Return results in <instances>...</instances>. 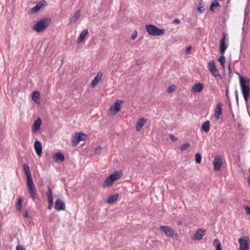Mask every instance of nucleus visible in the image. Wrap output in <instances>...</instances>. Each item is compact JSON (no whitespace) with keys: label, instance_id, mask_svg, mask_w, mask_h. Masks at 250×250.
I'll return each instance as SVG.
<instances>
[{"label":"nucleus","instance_id":"nucleus-1","mask_svg":"<svg viewBox=\"0 0 250 250\" xmlns=\"http://www.w3.org/2000/svg\"><path fill=\"white\" fill-rule=\"evenodd\" d=\"M240 85L246 104H248L249 98L250 96V79L248 77H243L239 74Z\"/></svg>","mask_w":250,"mask_h":250},{"label":"nucleus","instance_id":"nucleus-2","mask_svg":"<svg viewBox=\"0 0 250 250\" xmlns=\"http://www.w3.org/2000/svg\"><path fill=\"white\" fill-rule=\"evenodd\" d=\"M51 22V18L47 17L42 19L36 22L33 26V29L37 32H41L49 26Z\"/></svg>","mask_w":250,"mask_h":250},{"label":"nucleus","instance_id":"nucleus-3","mask_svg":"<svg viewBox=\"0 0 250 250\" xmlns=\"http://www.w3.org/2000/svg\"><path fill=\"white\" fill-rule=\"evenodd\" d=\"M146 29L149 35L154 36L163 35L165 32V29H159L156 26L152 24L146 25Z\"/></svg>","mask_w":250,"mask_h":250},{"label":"nucleus","instance_id":"nucleus-4","mask_svg":"<svg viewBox=\"0 0 250 250\" xmlns=\"http://www.w3.org/2000/svg\"><path fill=\"white\" fill-rule=\"evenodd\" d=\"M239 248L238 250H249L250 240L248 236L241 237L238 239Z\"/></svg>","mask_w":250,"mask_h":250},{"label":"nucleus","instance_id":"nucleus-5","mask_svg":"<svg viewBox=\"0 0 250 250\" xmlns=\"http://www.w3.org/2000/svg\"><path fill=\"white\" fill-rule=\"evenodd\" d=\"M87 138V136L84 133L75 132L72 140L73 146H77L80 141H84Z\"/></svg>","mask_w":250,"mask_h":250},{"label":"nucleus","instance_id":"nucleus-6","mask_svg":"<svg viewBox=\"0 0 250 250\" xmlns=\"http://www.w3.org/2000/svg\"><path fill=\"white\" fill-rule=\"evenodd\" d=\"M208 70L211 74L214 77H220L218 70L216 68L215 62L213 60L209 61L208 63Z\"/></svg>","mask_w":250,"mask_h":250},{"label":"nucleus","instance_id":"nucleus-7","mask_svg":"<svg viewBox=\"0 0 250 250\" xmlns=\"http://www.w3.org/2000/svg\"><path fill=\"white\" fill-rule=\"evenodd\" d=\"M27 187L30 196L32 198L33 200L35 201L36 199L37 191L33 181L27 182Z\"/></svg>","mask_w":250,"mask_h":250},{"label":"nucleus","instance_id":"nucleus-8","mask_svg":"<svg viewBox=\"0 0 250 250\" xmlns=\"http://www.w3.org/2000/svg\"><path fill=\"white\" fill-rule=\"evenodd\" d=\"M213 165L214 166V170L215 171L220 170L223 165L222 156L220 155H216L215 156L213 162Z\"/></svg>","mask_w":250,"mask_h":250},{"label":"nucleus","instance_id":"nucleus-9","mask_svg":"<svg viewBox=\"0 0 250 250\" xmlns=\"http://www.w3.org/2000/svg\"><path fill=\"white\" fill-rule=\"evenodd\" d=\"M47 191L46 193L47 200L48 202V208L51 209L53 206V197L52 190L49 186H47Z\"/></svg>","mask_w":250,"mask_h":250},{"label":"nucleus","instance_id":"nucleus-10","mask_svg":"<svg viewBox=\"0 0 250 250\" xmlns=\"http://www.w3.org/2000/svg\"><path fill=\"white\" fill-rule=\"evenodd\" d=\"M46 5V2L45 0H42L30 9L31 13L34 14L38 12L41 8L44 7Z\"/></svg>","mask_w":250,"mask_h":250},{"label":"nucleus","instance_id":"nucleus-11","mask_svg":"<svg viewBox=\"0 0 250 250\" xmlns=\"http://www.w3.org/2000/svg\"><path fill=\"white\" fill-rule=\"evenodd\" d=\"M223 106V104L222 103H219L217 104L216 107L214 109V116L216 119V120H219L220 117V116L222 114V107Z\"/></svg>","mask_w":250,"mask_h":250},{"label":"nucleus","instance_id":"nucleus-12","mask_svg":"<svg viewBox=\"0 0 250 250\" xmlns=\"http://www.w3.org/2000/svg\"><path fill=\"white\" fill-rule=\"evenodd\" d=\"M166 235L173 237L174 235V231L173 229L165 226H161L160 228Z\"/></svg>","mask_w":250,"mask_h":250},{"label":"nucleus","instance_id":"nucleus-13","mask_svg":"<svg viewBox=\"0 0 250 250\" xmlns=\"http://www.w3.org/2000/svg\"><path fill=\"white\" fill-rule=\"evenodd\" d=\"M54 208L58 211L63 210L65 209V205L61 199H58L55 201Z\"/></svg>","mask_w":250,"mask_h":250},{"label":"nucleus","instance_id":"nucleus-14","mask_svg":"<svg viewBox=\"0 0 250 250\" xmlns=\"http://www.w3.org/2000/svg\"><path fill=\"white\" fill-rule=\"evenodd\" d=\"M42 122V120L40 118H38L35 120L32 127V132L33 133H36L40 130Z\"/></svg>","mask_w":250,"mask_h":250},{"label":"nucleus","instance_id":"nucleus-15","mask_svg":"<svg viewBox=\"0 0 250 250\" xmlns=\"http://www.w3.org/2000/svg\"><path fill=\"white\" fill-rule=\"evenodd\" d=\"M23 167L24 169L25 174L27 177V182L33 181L31 172L28 165L27 164H24L23 165Z\"/></svg>","mask_w":250,"mask_h":250},{"label":"nucleus","instance_id":"nucleus-16","mask_svg":"<svg viewBox=\"0 0 250 250\" xmlns=\"http://www.w3.org/2000/svg\"><path fill=\"white\" fill-rule=\"evenodd\" d=\"M81 16V11L80 10H77L73 14L72 17L70 19L69 24H73L77 21H78Z\"/></svg>","mask_w":250,"mask_h":250},{"label":"nucleus","instance_id":"nucleus-17","mask_svg":"<svg viewBox=\"0 0 250 250\" xmlns=\"http://www.w3.org/2000/svg\"><path fill=\"white\" fill-rule=\"evenodd\" d=\"M34 148L37 154L41 156L42 154V146L41 143L37 140H36L34 143Z\"/></svg>","mask_w":250,"mask_h":250},{"label":"nucleus","instance_id":"nucleus-18","mask_svg":"<svg viewBox=\"0 0 250 250\" xmlns=\"http://www.w3.org/2000/svg\"><path fill=\"white\" fill-rule=\"evenodd\" d=\"M146 123V119L145 117L140 118L136 125V130L138 131H140L145 125Z\"/></svg>","mask_w":250,"mask_h":250},{"label":"nucleus","instance_id":"nucleus-19","mask_svg":"<svg viewBox=\"0 0 250 250\" xmlns=\"http://www.w3.org/2000/svg\"><path fill=\"white\" fill-rule=\"evenodd\" d=\"M122 103V101L121 100H116L114 104L110 107V110H113L115 112L119 111L121 110V104Z\"/></svg>","mask_w":250,"mask_h":250},{"label":"nucleus","instance_id":"nucleus-20","mask_svg":"<svg viewBox=\"0 0 250 250\" xmlns=\"http://www.w3.org/2000/svg\"><path fill=\"white\" fill-rule=\"evenodd\" d=\"M205 234V231L204 230L202 229H199L197 230V231L194 234L193 239L195 240H201L202 239Z\"/></svg>","mask_w":250,"mask_h":250},{"label":"nucleus","instance_id":"nucleus-21","mask_svg":"<svg viewBox=\"0 0 250 250\" xmlns=\"http://www.w3.org/2000/svg\"><path fill=\"white\" fill-rule=\"evenodd\" d=\"M204 88L203 84L201 83H195L192 87L191 90L193 92L199 93L202 91Z\"/></svg>","mask_w":250,"mask_h":250},{"label":"nucleus","instance_id":"nucleus-22","mask_svg":"<svg viewBox=\"0 0 250 250\" xmlns=\"http://www.w3.org/2000/svg\"><path fill=\"white\" fill-rule=\"evenodd\" d=\"M102 76L103 74L99 73L95 77L91 83L92 87H95L98 84L99 82L101 80Z\"/></svg>","mask_w":250,"mask_h":250},{"label":"nucleus","instance_id":"nucleus-23","mask_svg":"<svg viewBox=\"0 0 250 250\" xmlns=\"http://www.w3.org/2000/svg\"><path fill=\"white\" fill-rule=\"evenodd\" d=\"M228 35V34L225 33L223 32L222 34V38L220 41V48H223V49H226L228 48V45L226 44L225 43V40L226 36Z\"/></svg>","mask_w":250,"mask_h":250},{"label":"nucleus","instance_id":"nucleus-24","mask_svg":"<svg viewBox=\"0 0 250 250\" xmlns=\"http://www.w3.org/2000/svg\"><path fill=\"white\" fill-rule=\"evenodd\" d=\"M88 31L87 29H85L82 31V32L80 33L79 37L77 39V42L78 43L82 42L83 40L85 39L86 36L88 34Z\"/></svg>","mask_w":250,"mask_h":250},{"label":"nucleus","instance_id":"nucleus-25","mask_svg":"<svg viewBox=\"0 0 250 250\" xmlns=\"http://www.w3.org/2000/svg\"><path fill=\"white\" fill-rule=\"evenodd\" d=\"M123 173L121 171H115L110 175L111 178L114 181H115L120 179L122 176Z\"/></svg>","mask_w":250,"mask_h":250},{"label":"nucleus","instance_id":"nucleus-26","mask_svg":"<svg viewBox=\"0 0 250 250\" xmlns=\"http://www.w3.org/2000/svg\"><path fill=\"white\" fill-rule=\"evenodd\" d=\"M114 182V181L113 180V179L111 178V177L109 175L104 181L103 184V186L104 188L111 187L113 185Z\"/></svg>","mask_w":250,"mask_h":250},{"label":"nucleus","instance_id":"nucleus-27","mask_svg":"<svg viewBox=\"0 0 250 250\" xmlns=\"http://www.w3.org/2000/svg\"><path fill=\"white\" fill-rule=\"evenodd\" d=\"M119 197V194H115L111 195H110L106 201V202L108 204H112L114 203L115 201H116Z\"/></svg>","mask_w":250,"mask_h":250},{"label":"nucleus","instance_id":"nucleus-28","mask_svg":"<svg viewBox=\"0 0 250 250\" xmlns=\"http://www.w3.org/2000/svg\"><path fill=\"white\" fill-rule=\"evenodd\" d=\"M210 128V122L209 121H207L204 122L201 126V129L203 131L207 133L209 131Z\"/></svg>","mask_w":250,"mask_h":250},{"label":"nucleus","instance_id":"nucleus-29","mask_svg":"<svg viewBox=\"0 0 250 250\" xmlns=\"http://www.w3.org/2000/svg\"><path fill=\"white\" fill-rule=\"evenodd\" d=\"M54 158L56 161H60L62 162L64 160V156L62 152H58L54 156Z\"/></svg>","mask_w":250,"mask_h":250},{"label":"nucleus","instance_id":"nucleus-30","mask_svg":"<svg viewBox=\"0 0 250 250\" xmlns=\"http://www.w3.org/2000/svg\"><path fill=\"white\" fill-rule=\"evenodd\" d=\"M40 97V93L38 91H34L32 94V98L34 102H37Z\"/></svg>","mask_w":250,"mask_h":250},{"label":"nucleus","instance_id":"nucleus-31","mask_svg":"<svg viewBox=\"0 0 250 250\" xmlns=\"http://www.w3.org/2000/svg\"><path fill=\"white\" fill-rule=\"evenodd\" d=\"M219 3L217 0H214L210 5V10L212 11L214 10L215 7L219 6Z\"/></svg>","mask_w":250,"mask_h":250},{"label":"nucleus","instance_id":"nucleus-32","mask_svg":"<svg viewBox=\"0 0 250 250\" xmlns=\"http://www.w3.org/2000/svg\"><path fill=\"white\" fill-rule=\"evenodd\" d=\"M218 62L220 63L222 67H225V63L226 62V59L224 55H221L218 59Z\"/></svg>","mask_w":250,"mask_h":250},{"label":"nucleus","instance_id":"nucleus-33","mask_svg":"<svg viewBox=\"0 0 250 250\" xmlns=\"http://www.w3.org/2000/svg\"><path fill=\"white\" fill-rule=\"evenodd\" d=\"M22 199L21 198H19L17 203V209L19 211H21V210L22 208Z\"/></svg>","mask_w":250,"mask_h":250},{"label":"nucleus","instance_id":"nucleus-34","mask_svg":"<svg viewBox=\"0 0 250 250\" xmlns=\"http://www.w3.org/2000/svg\"><path fill=\"white\" fill-rule=\"evenodd\" d=\"M196 162L200 164L201 162L202 156L199 153H196L195 155Z\"/></svg>","mask_w":250,"mask_h":250},{"label":"nucleus","instance_id":"nucleus-35","mask_svg":"<svg viewBox=\"0 0 250 250\" xmlns=\"http://www.w3.org/2000/svg\"><path fill=\"white\" fill-rule=\"evenodd\" d=\"M190 146V144L189 143H185L183 145H182L180 148V150L181 151H184L188 147Z\"/></svg>","mask_w":250,"mask_h":250},{"label":"nucleus","instance_id":"nucleus-36","mask_svg":"<svg viewBox=\"0 0 250 250\" xmlns=\"http://www.w3.org/2000/svg\"><path fill=\"white\" fill-rule=\"evenodd\" d=\"M213 246H215L216 247H218L219 246H221V244L220 241V240L218 239H215L213 242Z\"/></svg>","mask_w":250,"mask_h":250},{"label":"nucleus","instance_id":"nucleus-37","mask_svg":"<svg viewBox=\"0 0 250 250\" xmlns=\"http://www.w3.org/2000/svg\"><path fill=\"white\" fill-rule=\"evenodd\" d=\"M102 150V147L101 146H98L94 150V153L96 154H99L101 153Z\"/></svg>","mask_w":250,"mask_h":250},{"label":"nucleus","instance_id":"nucleus-38","mask_svg":"<svg viewBox=\"0 0 250 250\" xmlns=\"http://www.w3.org/2000/svg\"><path fill=\"white\" fill-rule=\"evenodd\" d=\"M168 137L173 142H176L178 140V138L173 134H169Z\"/></svg>","mask_w":250,"mask_h":250},{"label":"nucleus","instance_id":"nucleus-39","mask_svg":"<svg viewBox=\"0 0 250 250\" xmlns=\"http://www.w3.org/2000/svg\"><path fill=\"white\" fill-rule=\"evenodd\" d=\"M201 3H200L198 7V11L200 13H203L205 11V8L203 6H201Z\"/></svg>","mask_w":250,"mask_h":250},{"label":"nucleus","instance_id":"nucleus-40","mask_svg":"<svg viewBox=\"0 0 250 250\" xmlns=\"http://www.w3.org/2000/svg\"><path fill=\"white\" fill-rule=\"evenodd\" d=\"M175 86L174 85H171L168 87L167 91L168 92H172L174 91Z\"/></svg>","mask_w":250,"mask_h":250},{"label":"nucleus","instance_id":"nucleus-41","mask_svg":"<svg viewBox=\"0 0 250 250\" xmlns=\"http://www.w3.org/2000/svg\"><path fill=\"white\" fill-rule=\"evenodd\" d=\"M16 250H26L22 246L18 245L16 247Z\"/></svg>","mask_w":250,"mask_h":250},{"label":"nucleus","instance_id":"nucleus-42","mask_svg":"<svg viewBox=\"0 0 250 250\" xmlns=\"http://www.w3.org/2000/svg\"><path fill=\"white\" fill-rule=\"evenodd\" d=\"M137 36V31H135V32H134L132 33V35H131V39H132V40H135V39L136 38Z\"/></svg>","mask_w":250,"mask_h":250},{"label":"nucleus","instance_id":"nucleus-43","mask_svg":"<svg viewBox=\"0 0 250 250\" xmlns=\"http://www.w3.org/2000/svg\"><path fill=\"white\" fill-rule=\"evenodd\" d=\"M245 211L247 214H249L250 215V207L249 206H247L245 208Z\"/></svg>","mask_w":250,"mask_h":250},{"label":"nucleus","instance_id":"nucleus-44","mask_svg":"<svg viewBox=\"0 0 250 250\" xmlns=\"http://www.w3.org/2000/svg\"><path fill=\"white\" fill-rule=\"evenodd\" d=\"M28 211L27 209H26L25 210L24 212L23 213L22 216L24 218H26V217H28Z\"/></svg>","mask_w":250,"mask_h":250},{"label":"nucleus","instance_id":"nucleus-45","mask_svg":"<svg viewBox=\"0 0 250 250\" xmlns=\"http://www.w3.org/2000/svg\"><path fill=\"white\" fill-rule=\"evenodd\" d=\"M173 23L179 24L180 23V20L179 19H175L172 22Z\"/></svg>","mask_w":250,"mask_h":250},{"label":"nucleus","instance_id":"nucleus-46","mask_svg":"<svg viewBox=\"0 0 250 250\" xmlns=\"http://www.w3.org/2000/svg\"><path fill=\"white\" fill-rule=\"evenodd\" d=\"M226 49L220 48V52L222 55H224Z\"/></svg>","mask_w":250,"mask_h":250},{"label":"nucleus","instance_id":"nucleus-47","mask_svg":"<svg viewBox=\"0 0 250 250\" xmlns=\"http://www.w3.org/2000/svg\"><path fill=\"white\" fill-rule=\"evenodd\" d=\"M191 48H192L191 46H190V45H189V46L187 47V48H186V53H187V54L188 53V52L191 49Z\"/></svg>","mask_w":250,"mask_h":250},{"label":"nucleus","instance_id":"nucleus-48","mask_svg":"<svg viewBox=\"0 0 250 250\" xmlns=\"http://www.w3.org/2000/svg\"><path fill=\"white\" fill-rule=\"evenodd\" d=\"M234 93H235V98H236V100L237 101V102H238V91L237 90H236L234 92Z\"/></svg>","mask_w":250,"mask_h":250},{"label":"nucleus","instance_id":"nucleus-49","mask_svg":"<svg viewBox=\"0 0 250 250\" xmlns=\"http://www.w3.org/2000/svg\"><path fill=\"white\" fill-rule=\"evenodd\" d=\"M242 30H243V32H242V37H243V40H244V39L245 38V32H244L245 28H244V26L242 28Z\"/></svg>","mask_w":250,"mask_h":250},{"label":"nucleus","instance_id":"nucleus-50","mask_svg":"<svg viewBox=\"0 0 250 250\" xmlns=\"http://www.w3.org/2000/svg\"><path fill=\"white\" fill-rule=\"evenodd\" d=\"M229 74H230L232 73V71L231 70V68H230V65H229Z\"/></svg>","mask_w":250,"mask_h":250},{"label":"nucleus","instance_id":"nucleus-51","mask_svg":"<svg viewBox=\"0 0 250 250\" xmlns=\"http://www.w3.org/2000/svg\"><path fill=\"white\" fill-rule=\"evenodd\" d=\"M216 250H222L221 246H219L218 247H216Z\"/></svg>","mask_w":250,"mask_h":250},{"label":"nucleus","instance_id":"nucleus-52","mask_svg":"<svg viewBox=\"0 0 250 250\" xmlns=\"http://www.w3.org/2000/svg\"><path fill=\"white\" fill-rule=\"evenodd\" d=\"M248 181L249 184H250V176L249 177V179L248 180Z\"/></svg>","mask_w":250,"mask_h":250},{"label":"nucleus","instance_id":"nucleus-53","mask_svg":"<svg viewBox=\"0 0 250 250\" xmlns=\"http://www.w3.org/2000/svg\"><path fill=\"white\" fill-rule=\"evenodd\" d=\"M177 224H178V225H181V221H178V222H177Z\"/></svg>","mask_w":250,"mask_h":250},{"label":"nucleus","instance_id":"nucleus-54","mask_svg":"<svg viewBox=\"0 0 250 250\" xmlns=\"http://www.w3.org/2000/svg\"><path fill=\"white\" fill-rule=\"evenodd\" d=\"M226 96L227 97H228V90L226 91Z\"/></svg>","mask_w":250,"mask_h":250}]
</instances>
